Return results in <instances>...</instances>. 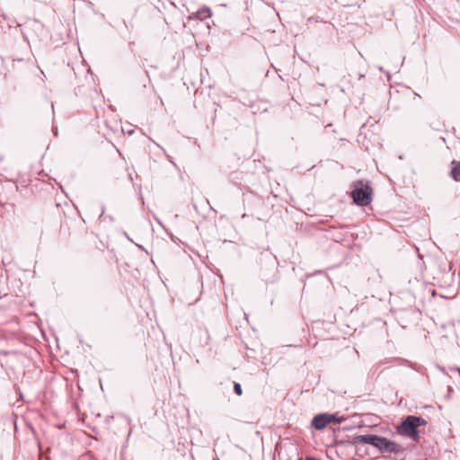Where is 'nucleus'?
Instances as JSON below:
<instances>
[{
	"label": "nucleus",
	"instance_id": "obj_8",
	"mask_svg": "<svg viewBox=\"0 0 460 460\" xmlns=\"http://www.w3.org/2000/svg\"><path fill=\"white\" fill-rule=\"evenodd\" d=\"M234 391L238 396L242 395L243 390L239 383L234 382Z\"/></svg>",
	"mask_w": 460,
	"mask_h": 460
},
{
	"label": "nucleus",
	"instance_id": "obj_12",
	"mask_svg": "<svg viewBox=\"0 0 460 460\" xmlns=\"http://www.w3.org/2000/svg\"><path fill=\"white\" fill-rule=\"evenodd\" d=\"M104 212H105V207H104V206H102V213H101V215H100V217H102L104 215Z\"/></svg>",
	"mask_w": 460,
	"mask_h": 460
},
{
	"label": "nucleus",
	"instance_id": "obj_13",
	"mask_svg": "<svg viewBox=\"0 0 460 460\" xmlns=\"http://www.w3.org/2000/svg\"><path fill=\"white\" fill-rule=\"evenodd\" d=\"M22 60H23L22 58L13 59V61H18V62H22Z\"/></svg>",
	"mask_w": 460,
	"mask_h": 460
},
{
	"label": "nucleus",
	"instance_id": "obj_14",
	"mask_svg": "<svg viewBox=\"0 0 460 460\" xmlns=\"http://www.w3.org/2000/svg\"><path fill=\"white\" fill-rule=\"evenodd\" d=\"M452 370H456V371H458L460 373V368H458V367L452 368Z\"/></svg>",
	"mask_w": 460,
	"mask_h": 460
},
{
	"label": "nucleus",
	"instance_id": "obj_7",
	"mask_svg": "<svg viewBox=\"0 0 460 460\" xmlns=\"http://www.w3.org/2000/svg\"><path fill=\"white\" fill-rule=\"evenodd\" d=\"M452 165L450 175L455 181H460V163L453 161Z\"/></svg>",
	"mask_w": 460,
	"mask_h": 460
},
{
	"label": "nucleus",
	"instance_id": "obj_3",
	"mask_svg": "<svg viewBox=\"0 0 460 460\" xmlns=\"http://www.w3.org/2000/svg\"><path fill=\"white\" fill-rule=\"evenodd\" d=\"M360 187H356L351 191V197L356 205L365 207L372 201V189L368 184H363L362 181H358Z\"/></svg>",
	"mask_w": 460,
	"mask_h": 460
},
{
	"label": "nucleus",
	"instance_id": "obj_5",
	"mask_svg": "<svg viewBox=\"0 0 460 460\" xmlns=\"http://www.w3.org/2000/svg\"><path fill=\"white\" fill-rule=\"evenodd\" d=\"M332 414L330 413H320L314 416L311 421L312 427L317 430L324 429L328 424L331 423V418Z\"/></svg>",
	"mask_w": 460,
	"mask_h": 460
},
{
	"label": "nucleus",
	"instance_id": "obj_9",
	"mask_svg": "<svg viewBox=\"0 0 460 460\" xmlns=\"http://www.w3.org/2000/svg\"><path fill=\"white\" fill-rule=\"evenodd\" d=\"M344 420V418H339L336 415L332 414L331 418V423H341Z\"/></svg>",
	"mask_w": 460,
	"mask_h": 460
},
{
	"label": "nucleus",
	"instance_id": "obj_10",
	"mask_svg": "<svg viewBox=\"0 0 460 460\" xmlns=\"http://www.w3.org/2000/svg\"><path fill=\"white\" fill-rule=\"evenodd\" d=\"M299 460H320L314 457H305V458H300Z\"/></svg>",
	"mask_w": 460,
	"mask_h": 460
},
{
	"label": "nucleus",
	"instance_id": "obj_6",
	"mask_svg": "<svg viewBox=\"0 0 460 460\" xmlns=\"http://www.w3.org/2000/svg\"><path fill=\"white\" fill-rule=\"evenodd\" d=\"M193 17L200 20H204L206 18H208L212 15V12L210 8L207 6H203L199 8L195 13L192 14Z\"/></svg>",
	"mask_w": 460,
	"mask_h": 460
},
{
	"label": "nucleus",
	"instance_id": "obj_1",
	"mask_svg": "<svg viewBox=\"0 0 460 460\" xmlns=\"http://www.w3.org/2000/svg\"><path fill=\"white\" fill-rule=\"evenodd\" d=\"M352 443L371 445L383 454H398L403 450L401 445L377 435H358L353 438Z\"/></svg>",
	"mask_w": 460,
	"mask_h": 460
},
{
	"label": "nucleus",
	"instance_id": "obj_15",
	"mask_svg": "<svg viewBox=\"0 0 460 460\" xmlns=\"http://www.w3.org/2000/svg\"><path fill=\"white\" fill-rule=\"evenodd\" d=\"M2 16H3V18H4V20H6V19H7V17H6V15H5V14H4V13H3V14H2Z\"/></svg>",
	"mask_w": 460,
	"mask_h": 460
},
{
	"label": "nucleus",
	"instance_id": "obj_4",
	"mask_svg": "<svg viewBox=\"0 0 460 460\" xmlns=\"http://www.w3.org/2000/svg\"><path fill=\"white\" fill-rule=\"evenodd\" d=\"M262 279L266 284L275 283L279 279L277 259L269 256L266 268L262 270Z\"/></svg>",
	"mask_w": 460,
	"mask_h": 460
},
{
	"label": "nucleus",
	"instance_id": "obj_2",
	"mask_svg": "<svg viewBox=\"0 0 460 460\" xmlns=\"http://www.w3.org/2000/svg\"><path fill=\"white\" fill-rule=\"evenodd\" d=\"M427 421L422 417L409 415L404 418L397 427V433L402 437L408 438L415 442L420 440V426H426Z\"/></svg>",
	"mask_w": 460,
	"mask_h": 460
},
{
	"label": "nucleus",
	"instance_id": "obj_11",
	"mask_svg": "<svg viewBox=\"0 0 460 460\" xmlns=\"http://www.w3.org/2000/svg\"><path fill=\"white\" fill-rule=\"evenodd\" d=\"M52 131H53L54 136L57 137L58 136V128L57 127H53Z\"/></svg>",
	"mask_w": 460,
	"mask_h": 460
}]
</instances>
